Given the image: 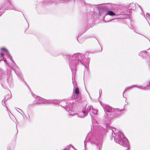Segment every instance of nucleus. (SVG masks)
Masks as SVG:
<instances>
[{"label": "nucleus", "instance_id": "obj_1", "mask_svg": "<svg viewBox=\"0 0 150 150\" xmlns=\"http://www.w3.org/2000/svg\"><path fill=\"white\" fill-rule=\"evenodd\" d=\"M118 134L119 136V138H117L118 142L121 144H124V143L126 142L127 141V138L125 137L124 134L120 132H119Z\"/></svg>", "mask_w": 150, "mask_h": 150}, {"label": "nucleus", "instance_id": "obj_2", "mask_svg": "<svg viewBox=\"0 0 150 150\" xmlns=\"http://www.w3.org/2000/svg\"><path fill=\"white\" fill-rule=\"evenodd\" d=\"M37 102L38 103H40L42 102L43 98L40 97H37L36 98Z\"/></svg>", "mask_w": 150, "mask_h": 150}, {"label": "nucleus", "instance_id": "obj_3", "mask_svg": "<svg viewBox=\"0 0 150 150\" xmlns=\"http://www.w3.org/2000/svg\"><path fill=\"white\" fill-rule=\"evenodd\" d=\"M107 14V15H109L110 16H114L115 15V14L114 12L112 11H108Z\"/></svg>", "mask_w": 150, "mask_h": 150}, {"label": "nucleus", "instance_id": "obj_4", "mask_svg": "<svg viewBox=\"0 0 150 150\" xmlns=\"http://www.w3.org/2000/svg\"><path fill=\"white\" fill-rule=\"evenodd\" d=\"M75 93L77 95H78L79 93V89L77 87H76L75 88Z\"/></svg>", "mask_w": 150, "mask_h": 150}, {"label": "nucleus", "instance_id": "obj_5", "mask_svg": "<svg viewBox=\"0 0 150 150\" xmlns=\"http://www.w3.org/2000/svg\"><path fill=\"white\" fill-rule=\"evenodd\" d=\"M1 50H4L6 52H8V50L4 48H1Z\"/></svg>", "mask_w": 150, "mask_h": 150}, {"label": "nucleus", "instance_id": "obj_6", "mask_svg": "<svg viewBox=\"0 0 150 150\" xmlns=\"http://www.w3.org/2000/svg\"><path fill=\"white\" fill-rule=\"evenodd\" d=\"M4 54L2 53H0V55L1 57H2L4 55Z\"/></svg>", "mask_w": 150, "mask_h": 150}, {"label": "nucleus", "instance_id": "obj_7", "mask_svg": "<svg viewBox=\"0 0 150 150\" xmlns=\"http://www.w3.org/2000/svg\"><path fill=\"white\" fill-rule=\"evenodd\" d=\"M63 150H69L68 149H64Z\"/></svg>", "mask_w": 150, "mask_h": 150}, {"label": "nucleus", "instance_id": "obj_8", "mask_svg": "<svg viewBox=\"0 0 150 150\" xmlns=\"http://www.w3.org/2000/svg\"><path fill=\"white\" fill-rule=\"evenodd\" d=\"M107 112H109V111H107Z\"/></svg>", "mask_w": 150, "mask_h": 150}, {"label": "nucleus", "instance_id": "obj_9", "mask_svg": "<svg viewBox=\"0 0 150 150\" xmlns=\"http://www.w3.org/2000/svg\"><path fill=\"white\" fill-rule=\"evenodd\" d=\"M84 112H85L84 111L83 112V113H84Z\"/></svg>", "mask_w": 150, "mask_h": 150}]
</instances>
